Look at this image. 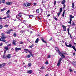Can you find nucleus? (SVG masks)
I'll use <instances>...</instances> for the list:
<instances>
[{
  "instance_id": "nucleus-39",
  "label": "nucleus",
  "mask_w": 76,
  "mask_h": 76,
  "mask_svg": "<svg viewBox=\"0 0 76 76\" xmlns=\"http://www.w3.org/2000/svg\"><path fill=\"white\" fill-rule=\"evenodd\" d=\"M41 69H42V70H43L44 69H45V67H44L43 66H42V67H41Z\"/></svg>"
},
{
  "instance_id": "nucleus-41",
  "label": "nucleus",
  "mask_w": 76,
  "mask_h": 76,
  "mask_svg": "<svg viewBox=\"0 0 76 76\" xmlns=\"http://www.w3.org/2000/svg\"><path fill=\"white\" fill-rule=\"evenodd\" d=\"M17 49H18V50L19 51V50H21V48H17Z\"/></svg>"
},
{
  "instance_id": "nucleus-33",
  "label": "nucleus",
  "mask_w": 76,
  "mask_h": 76,
  "mask_svg": "<svg viewBox=\"0 0 76 76\" xmlns=\"http://www.w3.org/2000/svg\"><path fill=\"white\" fill-rule=\"evenodd\" d=\"M33 47H34V45L32 44L31 46H29V48H31Z\"/></svg>"
},
{
  "instance_id": "nucleus-36",
  "label": "nucleus",
  "mask_w": 76,
  "mask_h": 76,
  "mask_svg": "<svg viewBox=\"0 0 76 76\" xmlns=\"http://www.w3.org/2000/svg\"><path fill=\"white\" fill-rule=\"evenodd\" d=\"M43 11V10L42 9H40V13H42V12Z\"/></svg>"
},
{
  "instance_id": "nucleus-35",
  "label": "nucleus",
  "mask_w": 76,
  "mask_h": 76,
  "mask_svg": "<svg viewBox=\"0 0 76 76\" xmlns=\"http://www.w3.org/2000/svg\"><path fill=\"white\" fill-rule=\"evenodd\" d=\"M29 18H33L34 17V16L32 15H29Z\"/></svg>"
},
{
  "instance_id": "nucleus-26",
  "label": "nucleus",
  "mask_w": 76,
  "mask_h": 76,
  "mask_svg": "<svg viewBox=\"0 0 76 76\" xmlns=\"http://www.w3.org/2000/svg\"><path fill=\"white\" fill-rule=\"evenodd\" d=\"M72 64H73V65H74V66H76V64L75 63V61H73L72 62Z\"/></svg>"
},
{
  "instance_id": "nucleus-22",
  "label": "nucleus",
  "mask_w": 76,
  "mask_h": 76,
  "mask_svg": "<svg viewBox=\"0 0 76 76\" xmlns=\"http://www.w3.org/2000/svg\"><path fill=\"white\" fill-rule=\"evenodd\" d=\"M38 41H39V39H38V38H37L35 41V42L36 43H38Z\"/></svg>"
},
{
  "instance_id": "nucleus-18",
  "label": "nucleus",
  "mask_w": 76,
  "mask_h": 76,
  "mask_svg": "<svg viewBox=\"0 0 76 76\" xmlns=\"http://www.w3.org/2000/svg\"><path fill=\"white\" fill-rule=\"evenodd\" d=\"M65 11H66V10H64V11L62 14L63 17H64V14L65 13Z\"/></svg>"
},
{
  "instance_id": "nucleus-54",
  "label": "nucleus",
  "mask_w": 76,
  "mask_h": 76,
  "mask_svg": "<svg viewBox=\"0 0 76 76\" xmlns=\"http://www.w3.org/2000/svg\"><path fill=\"white\" fill-rule=\"evenodd\" d=\"M73 56H75L76 54L75 53H73Z\"/></svg>"
},
{
  "instance_id": "nucleus-1",
  "label": "nucleus",
  "mask_w": 76,
  "mask_h": 76,
  "mask_svg": "<svg viewBox=\"0 0 76 76\" xmlns=\"http://www.w3.org/2000/svg\"><path fill=\"white\" fill-rule=\"evenodd\" d=\"M1 35L2 36H1V38H0V41H2V42H6V36H4L5 34L4 33H1Z\"/></svg>"
},
{
  "instance_id": "nucleus-44",
  "label": "nucleus",
  "mask_w": 76,
  "mask_h": 76,
  "mask_svg": "<svg viewBox=\"0 0 76 76\" xmlns=\"http://www.w3.org/2000/svg\"><path fill=\"white\" fill-rule=\"evenodd\" d=\"M72 26H74L75 25V23L74 22H73L72 24Z\"/></svg>"
},
{
  "instance_id": "nucleus-2",
  "label": "nucleus",
  "mask_w": 76,
  "mask_h": 76,
  "mask_svg": "<svg viewBox=\"0 0 76 76\" xmlns=\"http://www.w3.org/2000/svg\"><path fill=\"white\" fill-rule=\"evenodd\" d=\"M55 50L58 53V54L59 55V56H61V53L60 52V50L59 49V48H58V47H56L55 48Z\"/></svg>"
},
{
  "instance_id": "nucleus-20",
  "label": "nucleus",
  "mask_w": 76,
  "mask_h": 76,
  "mask_svg": "<svg viewBox=\"0 0 76 76\" xmlns=\"http://www.w3.org/2000/svg\"><path fill=\"white\" fill-rule=\"evenodd\" d=\"M31 65H32V64H31V63H29L28 64V67H31Z\"/></svg>"
},
{
  "instance_id": "nucleus-53",
  "label": "nucleus",
  "mask_w": 76,
  "mask_h": 76,
  "mask_svg": "<svg viewBox=\"0 0 76 76\" xmlns=\"http://www.w3.org/2000/svg\"><path fill=\"white\" fill-rule=\"evenodd\" d=\"M11 45V44H9L7 45V46L8 47H9V46H10Z\"/></svg>"
},
{
  "instance_id": "nucleus-55",
  "label": "nucleus",
  "mask_w": 76,
  "mask_h": 76,
  "mask_svg": "<svg viewBox=\"0 0 76 76\" xmlns=\"http://www.w3.org/2000/svg\"><path fill=\"white\" fill-rule=\"evenodd\" d=\"M70 35V37L71 38V39H72V35H71V34Z\"/></svg>"
},
{
  "instance_id": "nucleus-6",
  "label": "nucleus",
  "mask_w": 76,
  "mask_h": 76,
  "mask_svg": "<svg viewBox=\"0 0 76 76\" xmlns=\"http://www.w3.org/2000/svg\"><path fill=\"white\" fill-rule=\"evenodd\" d=\"M24 51H28V52L29 53H30L31 56L32 57H33L34 56H33V55H32V53H31V52L29 50L27 49H24Z\"/></svg>"
},
{
  "instance_id": "nucleus-29",
  "label": "nucleus",
  "mask_w": 76,
  "mask_h": 76,
  "mask_svg": "<svg viewBox=\"0 0 76 76\" xmlns=\"http://www.w3.org/2000/svg\"><path fill=\"white\" fill-rule=\"evenodd\" d=\"M9 13H10V10H8L6 12V15H7Z\"/></svg>"
},
{
  "instance_id": "nucleus-58",
  "label": "nucleus",
  "mask_w": 76,
  "mask_h": 76,
  "mask_svg": "<svg viewBox=\"0 0 76 76\" xmlns=\"http://www.w3.org/2000/svg\"><path fill=\"white\" fill-rule=\"evenodd\" d=\"M13 30H12V29H11L10 30V32L11 31H12Z\"/></svg>"
},
{
  "instance_id": "nucleus-31",
  "label": "nucleus",
  "mask_w": 76,
  "mask_h": 76,
  "mask_svg": "<svg viewBox=\"0 0 76 76\" xmlns=\"http://www.w3.org/2000/svg\"><path fill=\"white\" fill-rule=\"evenodd\" d=\"M5 33H6V34H10V31H8L7 32H5Z\"/></svg>"
},
{
  "instance_id": "nucleus-49",
  "label": "nucleus",
  "mask_w": 76,
  "mask_h": 76,
  "mask_svg": "<svg viewBox=\"0 0 76 76\" xmlns=\"http://www.w3.org/2000/svg\"><path fill=\"white\" fill-rule=\"evenodd\" d=\"M6 50H4V55L5 54H6Z\"/></svg>"
},
{
  "instance_id": "nucleus-15",
  "label": "nucleus",
  "mask_w": 76,
  "mask_h": 76,
  "mask_svg": "<svg viewBox=\"0 0 76 76\" xmlns=\"http://www.w3.org/2000/svg\"><path fill=\"white\" fill-rule=\"evenodd\" d=\"M65 3H66V0H63V1H62L61 4H64Z\"/></svg>"
},
{
  "instance_id": "nucleus-40",
  "label": "nucleus",
  "mask_w": 76,
  "mask_h": 76,
  "mask_svg": "<svg viewBox=\"0 0 76 76\" xmlns=\"http://www.w3.org/2000/svg\"><path fill=\"white\" fill-rule=\"evenodd\" d=\"M18 16L20 17H20H21V14L20 13H19V15H18Z\"/></svg>"
},
{
  "instance_id": "nucleus-25",
  "label": "nucleus",
  "mask_w": 76,
  "mask_h": 76,
  "mask_svg": "<svg viewBox=\"0 0 76 76\" xmlns=\"http://www.w3.org/2000/svg\"><path fill=\"white\" fill-rule=\"evenodd\" d=\"M4 10H6V8H4L3 9L1 10V12H3V11H4Z\"/></svg>"
},
{
  "instance_id": "nucleus-61",
  "label": "nucleus",
  "mask_w": 76,
  "mask_h": 76,
  "mask_svg": "<svg viewBox=\"0 0 76 76\" xmlns=\"http://www.w3.org/2000/svg\"><path fill=\"white\" fill-rule=\"evenodd\" d=\"M50 16V14H48V15L47 18L49 17V16Z\"/></svg>"
},
{
  "instance_id": "nucleus-38",
  "label": "nucleus",
  "mask_w": 76,
  "mask_h": 76,
  "mask_svg": "<svg viewBox=\"0 0 76 76\" xmlns=\"http://www.w3.org/2000/svg\"><path fill=\"white\" fill-rule=\"evenodd\" d=\"M45 64H48V61H46L45 62Z\"/></svg>"
},
{
  "instance_id": "nucleus-62",
  "label": "nucleus",
  "mask_w": 76,
  "mask_h": 76,
  "mask_svg": "<svg viewBox=\"0 0 76 76\" xmlns=\"http://www.w3.org/2000/svg\"><path fill=\"white\" fill-rule=\"evenodd\" d=\"M74 73H76V71H74Z\"/></svg>"
},
{
  "instance_id": "nucleus-5",
  "label": "nucleus",
  "mask_w": 76,
  "mask_h": 76,
  "mask_svg": "<svg viewBox=\"0 0 76 76\" xmlns=\"http://www.w3.org/2000/svg\"><path fill=\"white\" fill-rule=\"evenodd\" d=\"M61 60H62V58H60L59 59L58 61V62L57 64V66H59L60 65V64L61 63Z\"/></svg>"
},
{
  "instance_id": "nucleus-56",
  "label": "nucleus",
  "mask_w": 76,
  "mask_h": 76,
  "mask_svg": "<svg viewBox=\"0 0 76 76\" xmlns=\"http://www.w3.org/2000/svg\"><path fill=\"white\" fill-rule=\"evenodd\" d=\"M56 1H55L54 3V5H56Z\"/></svg>"
},
{
  "instance_id": "nucleus-12",
  "label": "nucleus",
  "mask_w": 76,
  "mask_h": 76,
  "mask_svg": "<svg viewBox=\"0 0 76 76\" xmlns=\"http://www.w3.org/2000/svg\"><path fill=\"white\" fill-rule=\"evenodd\" d=\"M6 57L8 58H11V56H10V54H8L6 56Z\"/></svg>"
},
{
  "instance_id": "nucleus-27",
  "label": "nucleus",
  "mask_w": 76,
  "mask_h": 76,
  "mask_svg": "<svg viewBox=\"0 0 76 76\" xmlns=\"http://www.w3.org/2000/svg\"><path fill=\"white\" fill-rule=\"evenodd\" d=\"M13 35L14 37H16V34L14 32Z\"/></svg>"
},
{
  "instance_id": "nucleus-4",
  "label": "nucleus",
  "mask_w": 76,
  "mask_h": 76,
  "mask_svg": "<svg viewBox=\"0 0 76 76\" xmlns=\"http://www.w3.org/2000/svg\"><path fill=\"white\" fill-rule=\"evenodd\" d=\"M69 18H70V21L69 22H68V23H70V24H71L72 23V19H73V18H74V16H73L72 15H69Z\"/></svg>"
},
{
  "instance_id": "nucleus-8",
  "label": "nucleus",
  "mask_w": 76,
  "mask_h": 76,
  "mask_svg": "<svg viewBox=\"0 0 76 76\" xmlns=\"http://www.w3.org/2000/svg\"><path fill=\"white\" fill-rule=\"evenodd\" d=\"M32 72H33V71H32V70H29L28 71H27V73L29 74L30 75L32 74Z\"/></svg>"
},
{
  "instance_id": "nucleus-19",
  "label": "nucleus",
  "mask_w": 76,
  "mask_h": 76,
  "mask_svg": "<svg viewBox=\"0 0 76 76\" xmlns=\"http://www.w3.org/2000/svg\"><path fill=\"white\" fill-rule=\"evenodd\" d=\"M36 12L37 13H39L40 12V10L39 9H37L36 10Z\"/></svg>"
},
{
  "instance_id": "nucleus-48",
  "label": "nucleus",
  "mask_w": 76,
  "mask_h": 76,
  "mask_svg": "<svg viewBox=\"0 0 76 76\" xmlns=\"http://www.w3.org/2000/svg\"><path fill=\"white\" fill-rule=\"evenodd\" d=\"M6 18H7V17H5L4 18H2V19H6Z\"/></svg>"
},
{
  "instance_id": "nucleus-45",
  "label": "nucleus",
  "mask_w": 76,
  "mask_h": 76,
  "mask_svg": "<svg viewBox=\"0 0 76 76\" xmlns=\"http://www.w3.org/2000/svg\"><path fill=\"white\" fill-rule=\"evenodd\" d=\"M3 45V43L1 42V43H0V46H2Z\"/></svg>"
},
{
  "instance_id": "nucleus-60",
  "label": "nucleus",
  "mask_w": 76,
  "mask_h": 76,
  "mask_svg": "<svg viewBox=\"0 0 76 76\" xmlns=\"http://www.w3.org/2000/svg\"><path fill=\"white\" fill-rule=\"evenodd\" d=\"M61 53H62V54H65V53H64V52H63V51H62Z\"/></svg>"
},
{
  "instance_id": "nucleus-63",
  "label": "nucleus",
  "mask_w": 76,
  "mask_h": 76,
  "mask_svg": "<svg viewBox=\"0 0 76 76\" xmlns=\"http://www.w3.org/2000/svg\"><path fill=\"white\" fill-rule=\"evenodd\" d=\"M45 76H48V74H46Z\"/></svg>"
},
{
  "instance_id": "nucleus-17",
  "label": "nucleus",
  "mask_w": 76,
  "mask_h": 76,
  "mask_svg": "<svg viewBox=\"0 0 76 76\" xmlns=\"http://www.w3.org/2000/svg\"><path fill=\"white\" fill-rule=\"evenodd\" d=\"M8 47H4V49L6 50V51H8Z\"/></svg>"
},
{
  "instance_id": "nucleus-64",
  "label": "nucleus",
  "mask_w": 76,
  "mask_h": 76,
  "mask_svg": "<svg viewBox=\"0 0 76 76\" xmlns=\"http://www.w3.org/2000/svg\"><path fill=\"white\" fill-rule=\"evenodd\" d=\"M56 18V17H54H54H53V19H55Z\"/></svg>"
},
{
  "instance_id": "nucleus-11",
  "label": "nucleus",
  "mask_w": 76,
  "mask_h": 76,
  "mask_svg": "<svg viewBox=\"0 0 76 76\" xmlns=\"http://www.w3.org/2000/svg\"><path fill=\"white\" fill-rule=\"evenodd\" d=\"M6 4L7 5H11L12 4V2H7L6 3Z\"/></svg>"
},
{
  "instance_id": "nucleus-3",
  "label": "nucleus",
  "mask_w": 76,
  "mask_h": 76,
  "mask_svg": "<svg viewBox=\"0 0 76 76\" xmlns=\"http://www.w3.org/2000/svg\"><path fill=\"white\" fill-rule=\"evenodd\" d=\"M23 5L24 7H29L31 6V3H23Z\"/></svg>"
},
{
  "instance_id": "nucleus-59",
  "label": "nucleus",
  "mask_w": 76,
  "mask_h": 76,
  "mask_svg": "<svg viewBox=\"0 0 76 76\" xmlns=\"http://www.w3.org/2000/svg\"><path fill=\"white\" fill-rule=\"evenodd\" d=\"M66 7V5L65 4H64V7Z\"/></svg>"
},
{
  "instance_id": "nucleus-30",
  "label": "nucleus",
  "mask_w": 76,
  "mask_h": 76,
  "mask_svg": "<svg viewBox=\"0 0 76 76\" xmlns=\"http://www.w3.org/2000/svg\"><path fill=\"white\" fill-rule=\"evenodd\" d=\"M3 58H6V59H7V58L4 55H3Z\"/></svg>"
},
{
  "instance_id": "nucleus-50",
  "label": "nucleus",
  "mask_w": 76,
  "mask_h": 76,
  "mask_svg": "<svg viewBox=\"0 0 76 76\" xmlns=\"http://www.w3.org/2000/svg\"><path fill=\"white\" fill-rule=\"evenodd\" d=\"M54 19H55L57 21V20H57V18L56 17V18H55Z\"/></svg>"
},
{
  "instance_id": "nucleus-7",
  "label": "nucleus",
  "mask_w": 76,
  "mask_h": 76,
  "mask_svg": "<svg viewBox=\"0 0 76 76\" xmlns=\"http://www.w3.org/2000/svg\"><path fill=\"white\" fill-rule=\"evenodd\" d=\"M6 63H5L0 64V68H3V67H4Z\"/></svg>"
},
{
  "instance_id": "nucleus-24",
  "label": "nucleus",
  "mask_w": 76,
  "mask_h": 76,
  "mask_svg": "<svg viewBox=\"0 0 76 76\" xmlns=\"http://www.w3.org/2000/svg\"><path fill=\"white\" fill-rule=\"evenodd\" d=\"M2 3L4 4L6 3V1L5 0H3L2 1Z\"/></svg>"
},
{
  "instance_id": "nucleus-9",
  "label": "nucleus",
  "mask_w": 76,
  "mask_h": 76,
  "mask_svg": "<svg viewBox=\"0 0 76 76\" xmlns=\"http://www.w3.org/2000/svg\"><path fill=\"white\" fill-rule=\"evenodd\" d=\"M60 11L58 13V17L59 16H60V13H61V12H62V10H63V9L62 8H61L60 9Z\"/></svg>"
},
{
  "instance_id": "nucleus-47",
  "label": "nucleus",
  "mask_w": 76,
  "mask_h": 76,
  "mask_svg": "<svg viewBox=\"0 0 76 76\" xmlns=\"http://www.w3.org/2000/svg\"><path fill=\"white\" fill-rule=\"evenodd\" d=\"M69 71L70 72H73V70L72 69H69Z\"/></svg>"
},
{
  "instance_id": "nucleus-10",
  "label": "nucleus",
  "mask_w": 76,
  "mask_h": 76,
  "mask_svg": "<svg viewBox=\"0 0 76 76\" xmlns=\"http://www.w3.org/2000/svg\"><path fill=\"white\" fill-rule=\"evenodd\" d=\"M62 27L64 29V30H63V31H66V27L64 25H62Z\"/></svg>"
},
{
  "instance_id": "nucleus-14",
  "label": "nucleus",
  "mask_w": 76,
  "mask_h": 76,
  "mask_svg": "<svg viewBox=\"0 0 76 76\" xmlns=\"http://www.w3.org/2000/svg\"><path fill=\"white\" fill-rule=\"evenodd\" d=\"M12 44L14 45H16V42H15V40H13V41L12 42Z\"/></svg>"
},
{
  "instance_id": "nucleus-57",
  "label": "nucleus",
  "mask_w": 76,
  "mask_h": 76,
  "mask_svg": "<svg viewBox=\"0 0 76 76\" xmlns=\"http://www.w3.org/2000/svg\"><path fill=\"white\" fill-rule=\"evenodd\" d=\"M52 39H53V38H52V37H51V39L49 40V41H51V40H52Z\"/></svg>"
},
{
  "instance_id": "nucleus-43",
  "label": "nucleus",
  "mask_w": 76,
  "mask_h": 76,
  "mask_svg": "<svg viewBox=\"0 0 76 76\" xmlns=\"http://www.w3.org/2000/svg\"><path fill=\"white\" fill-rule=\"evenodd\" d=\"M70 30L69 29V28H68L67 29V32H69Z\"/></svg>"
},
{
  "instance_id": "nucleus-34",
  "label": "nucleus",
  "mask_w": 76,
  "mask_h": 76,
  "mask_svg": "<svg viewBox=\"0 0 76 76\" xmlns=\"http://www.w3.org/2000/svg\"><path fill=\"white\" fill-rule=\"evenodd\" d=\"M9 26V25H5L4 26L5 28H7L8 26Z\"/></svg>"
},
{
  "instance_id": "nucleus-21",
  "label": "nucleus",
  "mask_w": 76,
  "mask_h": 76,
  "mask_svg": "<svg viewBox=\"0 0 76 76\" xmlns=\"http://www.w3.org/2000/svg\"><path fill=\"white\" fill-rule=\"evenodd\" d=\"M61 55L60 56H61V57H63V58H65V56H64V55L63 54H62L61 53Z\"/></svg>"
},
{
  "instance_id": "nucleus-42",
  "label": "nucleus",
  "mask_w": 76,
  "mask_h": 76,
  "mask_svg": "<svg viewBox=\"0 0 76 76\" xmlns=\"http://www.w3.org/2000/svg\"><path fill=\"white\" fill-rule=\"evenodd\" d=\"M16 18H18V19H19V20H20V19L18 17V16H17V15H16Z\"/></svg>"
},
{
  "instance_id": "nucleus-37",
  "label": "nucleus",
  "mask_w": 76,
  "mask_h": 76,
  "mask_svg": "<svg viewBox=\"0 0 76 76\" xmlns=\"http://www.w3.org/2000/svg\"><path fill=\"white\" fill-rule=\"evenodd\" d=\"M50 57H51V55H49L48 56V58H50Z\"/></svg>"
},
{
  "instance_id": "nucleus-23",
  "label": "nucleus",
  "mask_w": 76,
  "mask_h": 76,
  "mask_svg": "<svg viewBox=\"0 0 76 76\" xmlns=\"http://www.w3.org/2000/svg\"><path fill=\"white\" fill-rule=\"evenodd\" d=\"M15 52H18V51H19V50H18V48L17 47H16L15 48Z\"/></svg>"
},
{
  "instance_id": "nucleus-28",
  "label": "nucleus",
  "mask_w": 76,
  "mask_h": 76,
  "mask_svg": "<svg viewBox=\"0 0 76 76\" xmlns=\"http://www.w3.org/2000/svg\"><path fill=\"white\" fill-rule=\"evenodd\" d=\"M72 7L73 9H74V6H75V3H72Z\"/></svg>"
},
{
  "instance_id": "nucleus-52",
  "label": "nucleus",
  "mask_w": 76,
  "mask_h": 76,
  "mask_svg": "<svg viewBox=\"0 0 76 76\" xmlns=\"http://www.w3.org/2000/svg\"><path fill=\"white\" fill-rule=\"evenodd\" d=\"M34 6H36V5H37V3H34Z\"/></svg>"
},
{
  "instance_id": "nucleus-46",
  "label": "nucleus",
  "mask_w": 76,
  "mask_h": 76,
  "mask_svg": "<svg viewBox=\"0 0 76 76\" xmlns=\"http://www.w3.org/2000/svg\"><path fill=\"white\" fill-rule=\"evenodd\" d=\"M61 1H57L58 3H60Z\"/></svg>"
},
{
  "instance_id": "nucleus-51",
  "label": "nucleus",
  "mask_w": 76,
  "mask_h": 76,
  "mask_svg": "<svg viewBox=\"0 0 76 76\" xmlns=\"http://www.w3.org/2000/svg\"><path fill=\"white\" fill-rule=\"evenodd\" d=\"M23 42H20V44H23Z\"/></svg>"
},
{
  "instance_id": "nucleus-13",
  "label": "nucleus",
  "mask_w": 76,
  "mask_h": 76,
  "mask_svg": "<svg viewBox=\"0 0 76 76\" xmlns=\"http://www.w3.org/2000/svg\"><path fill=\"white\" fill-rule=\"evenodd\" d=\"M41 39L42 41L43 42L47 44V42H46V41H44V39H43L42 37L41 38Z\"/></svg>"
},
{
  "instance_id": "nucleus-16",
  "label": "nucleus",
  "mask_w": 76,
  "mask_h": 76,
  "mask_svg": "<svg viewBox=\"0 0 76 76\" xmlns=\"http://www.w3.org/2000/svg\"><path fill=\"white\" fill-rule=\"evenodd\" d=\"M31 55L30 54V55H28L26 57V58H29L31 57Z\"/></svg>"
},
{
  "instance_id": "nucleus-32",
  "label": "nucleus",
  "mask_w": 76,
  "mask_h": 76,
  "mask_svg": "<svg viewBox=\"0 0 76 76\" xmlns=\"http://www.w3.org/2000/svg\"><path fill=\"white\" fill-rule=\"evenodd\" d=\"M3 28V26L0 25V29H1Z\"/></svg>"
}]
</instances>
